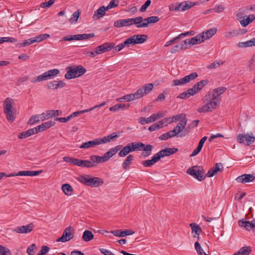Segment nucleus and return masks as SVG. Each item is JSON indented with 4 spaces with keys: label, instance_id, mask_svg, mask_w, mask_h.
I'll list each match as a JSON object with an SVG mask.
<instances>
[{
    "label": "nucleus",
    "instance_id": "obj_1",
    "mask_svg": "<svg viewBox=\"0 0 255 255\" xmlns=\"http://www.w3.org/2000/svg\"><path fill=\"white\" fill-rule=\"evenodd\" d=\"M153 88V85L151 83L147 84L138 89L134 94L126 95L122 98L127 102H130L135 99H139L144 95L148 94Z\"/></svg>",
    "mask_w": 255,
    "mask_h": 255
},
{
    "label": "nucleus",
    "instance_id": "obj_2",
    "mask_svg": "<svg viewBox=\"0 0 255 255\" xmlns=\"http://www.w3.org/2000/svg\"><path fill=\"white\" fill-rule=\"evenodd\" d=\"M13 101L11 98H6L3 103V112L6 116L7 120L12 123L15 119L16 111L12 106Z\"/></svg>",
    "mask_w": 255,
    "mask_h": 255
},
{
    "label": "nucleus",
    "instance_id": "obj_3",
    "mask_svg": "<svg viewBox=\"0 0 255 255\" xmlns=\"http://www.w3.org/2000/svg\"><path fill=\"white\" fill-rule=\"evenodd\" d=\"M67 70H68V71L65 75V78L67 79H71L80 77L86 72V69L82 66H78L75 68L68 67Z\"/></svg>",
    "mask_w": 255,
    "mask_h": 255
},
{
    "label": "nucleus",
    "instance_id": "obj_4",
    "mask_svg": "<svg viewBox=\"0 0 255 255\" xmlns=\"http://www.w3.org/2000/svg\"><path fill=\"white\" fill-rule=\"evenodd\" d=\"M77 179L81 183L91 187H98L103 183V180L97 177L78 176Z\"/></svg>",
    "mask_w": 255,
    "mask_h": 255
},
{
    "label": "nucleus",
    "instance_id": "obj_5",
    "mask_svg": "<svg viewBox=\"0 0 255 255\" xmlns=\"http://www.w3.org/2000/svg\"><path fill=\"white\" fill-rule=\"evenodd\" d=\"M237 20L243 27H246L255 20V15L251 14L249 15H245L243 12H238L236 14Z\"/></svg>",
    "mask_w": 255,
    "mask_h": 255
},
{
    "label": "nucleus",
    "instance_id": "obj_6",
    "mask_svg": "<svg viewBox=\"0 0 255 255\" xmlns=\"http://www.w3.org/2000/svg\"><path fill=\"white\" fill-rule=\"evenodd\" d=\"M219 104L220 101L219 100H216L212 97L209 102L198 109L197 111L200 113L211 112L216 109L219 105Z\"/></svg>",
    "mask_w": 255,
    "mask_h": 255
},
{
    "label": "nucleus",
    "instance_id": "obj_7",
    "mask_svg": "<svg viewBox=\"0 0 255 255\" xmlns=\"http://www.w3.org/2000/svg\"><path fill=\"white\" fill-rule=\"evenodd\" d=\"M141 19L140 18H131L128 19H121L116 21L114 25L115 27L120 28L124 26H128L134 23H138V20Z\"/></svg>",
    "mask_w": 255,
    "mask_h": 255
},
{
    "label": "nucleus",
    "instance_id": "obj_8",
    "mask_svg": "<svg viewBox=\"0 0 255 255\" xmlns=\"http://www.w3.org/2000/svg\"><path fill=\"white\" fill-rule=\"evenodd\" d=\"M198 77V74L196 72L192 73L190 74L181 78L180 79H176L173 81L172 85L173 86H176L182 85L189 83L191 80H193Z\"/></svg>",
    "mask_w": 255,
    "mask_h": 255
},
{
    "label": "nucleus",
    "instance_id": "obj_9",
    "mask_svg": "<svg viewBox=\"0 0 255 255\" xmlns=\"http://www.w3.org/2000/svg\"><path fill=\"white\" fill-rule=\"evenodd\" d=\"M72 228L71 226H69L66 228L62 235V236L56 240V241L58 242H61L62 243H64L67 241H70L73 238V234L72 233Z\"/></svg>",
    "mask_w": 255,
    "mask_h": 255
},
{
    "label": "nucleus",
    "instance_id": "obj_10",
    "mask_svg": "<svg viewBox=\"0 0 255 255\" xmlns=\"http://www.w3.org/2000/svg\"><path fill=\"white\" fill-rule=\"evenodd\" d=\"M55 125V121H50L43 123L41 125L33 128V134L37 133L39 132H42L47 128H49Z\"/></svg>",
    "mask_w": 255,
    "mask_h": 255
},
{
    "label": "nucleus",
    "instance_id": "obj_11",
    "mask_svg": "<svg viewBox=\"0 0 255 255\" xmlns=\"http://www.w3.org/2000/svg\"><path fill=\"white\" fill-rule=\"evenodd\" d=\"M65 85L66 83L63 81L54 80L47 82L45 87L49 90H56L63 88Z\"/></svg>",
    "mask_w": 255,
    "mask_h": 255
},
{
    "label": "nucleus",
    "instance_id": "obj_12",
    "mask_svg": "<svg viewBox=\"0 0 255 255\" xmlns=\"http://www.w3.org/2000/svg\"><path fill=\"white\" fill-rule=\"evenodd\" d=\"M115 46V43L112 42L105 43L96 48V53L97 55L104 53L106 51L111 50L113 49Z\"/></svg>",
    "mask_w": 255,
    "mask_h": 255
},
{
    "label": "nucleus",
    "instance_id": "obj_13",
    "mask_svg": "<svg viewBox=\"0 0 255 255\" xmlns=\"http://www.w3.org/2000/svg\"><path fill=\"white\" fill-rule=\"evenodd\" d=\"M177 151L178 148H166L156 153V155L158 158L159 160H160L161 157L170 156V155L173 154Z\"/></svg>",
    "mask_w": 255,
    "mask_h": 255
},
{
    "label": "nucleus",
    "instance_id": "obj_14",
    "mask_svg": "<svg viewBox=\"0 0 255 255\" xmlns=\"http://www.w3.org/2000/svg\"><path fill=\"white\" fill-rule=\"evenodd\" d=\"M186 173L190 175H203L205 174L203 167L197 165L189 168Z\"/></svg>",
    "mask_w": 255,
    "mask_h": 255
},
{
    "label": "nucleus",
    "instance_id": "obj_15",
    "mask_svg": "<svg viewBox=\"0 0 255 255\" xmlns=\"http://www.w3.org/2000/svg\"><path fill=\"white\" fill-rule=\"evenodd\" d=\"M187 122V119H183L179 122L178 125L173 130H171L174 136H177L183 130V129L185 128Z\"/></svg>",
    "mask_w": 255,
    "mask_h": 255
},
{
    "label": "nucleus",
    "instance_id": "obj_16",
    "mask_svg": "<svg viewBox=\"0 0 255 255\" xmlns=\"http://www.w3.org/2000/svg\"><path fill=\"white\" fill-rule=\"evenodd\" d=\"M196 4L195 2H191V1H184L178 4L177 6H176L174 10H181L182 11H185L191 8L192 6H194Z\"/></svg>",
    "mask_w": 255,
    "mask_h": 255
},
{
    "label": "nucleus",
    "instance_id": "obj_17",
    "mask_svg": "<svg viewBox=\"0 0 255 255\" xmlns=\"http://www.w3.org/2000/svg\"><path fill=\"white\" fill-rule=\"evenodd\" d=\"M132 44H141L147 39V35L144 34L133 35L130 37Z\"/></svg>",
    "mask_w": 255,
    "mask_h": 255
},
{
    "label": "nucleus",
    "instance_id": "obj_18",
    "mask_svg": "<svg viewBox=\"0 0 255 255\" xmlns=\"http://www.w3.org/2000/svg\"><path fill=\"white\" fill-rule=\"evenodd\" d=\"M241 227H243L248 231L252 230L255 231V219H254L251 222L240 221L239 222Z\"/></svg>",
    "mask_w": 255,
    "mask_h": 255
},
{
    "label": "nucleus",
    "instance_id": "obj_19",
    "mask_svg": "<svg viewBox=\"0 0 255 255\" xmlns=\"http://www.w3.org/2000/svg\"><path fill=\"white\" fill-rule=\"evenodd\" d=\"M110 233L118 237H124L126 236L131 235L134 233V232L131 230H127L124 231L119 230H116L111 231Z\"/></svg>",
    "mask_w": 255,
    "mask_h": 255
},
{
    "label": "nucleus",
    "instance_id": "obj_20",
    "mask_svg": "<svg viewBox=\"0 0 255 255\" xmlns=\"http://www.w3.org/2000/svg\"><path fill=\"white\" fill-rule=\"evenodd\" d=\"M224 166L221 163H217L215 166L211 168L205 175H214L217 174L218 172L223 170Z\"/></svg>",
    "mask_w": 255,
    "mask_h": 255
},
{
    "label": "nucleus",
    "instance_id": "obj_21",
    "mask_svg": "<svg viewBox=\"0 0 255 255\" xmlns=\"http://www.w3.org/2000/svg\"><path fill=\"white\" fill-rule=\"evenodd\" d=\"M101 142L100 138L95 139L93 140L89 141L88 142H84L80 146V148H88L90 147H95L96 145L101 144Z\"/></svg>",
    "mask_w": 255,
    "mask_h": 255
},
{
    "label": "nucleus",
    "instance_id": "obj_22",
    "mask_svg": "<svg viewBox=\"0 0 255 255\" xmlns=\"http://www.w3.org/2000/svg\"><path fill=\"white\" fill-rule=\"evenodd\" d=\"M120 136L117 132H113L108 136L100 138L101 144L109 142L111 141L115 140Z\"/></svg>",
    "mask_w": 255,
    "mask_h": 255
},
{
    "label": "nucleus",
    "instance_id": "obj_23",
    "mask_svg": "<svg viewBox=\"0 0 255 255\" xmlns=\"http://www.w3.org/2000/svg\"><path fill=\"white\" fill-rule=\"evenodd\" d=\"M32 231V226L31 224H29L28 225L25 226H22L20 227H17L15 229H14V231L20 234H26L29 233Z\"/></svg>",
    "mask_w": 255,
    "mask_h": 255
},
{
    "label": "nucleus",
    "instance_id": "obj_24",
    "mask_svg": "<svg viewBox=\"0 0 255 255\" xmlns=\"http://www.w3.org/2000/svg\"><path fill=\"white\" fill-rule=\"evenodd\" d=\"M108 10L105 6L100 7L93 15V18L94 20H98L102 17L106 13V11Z\"/></svg>",
    "mask_w": 255,
    "mask_h": 255
},
{
    "label": "nucleus",
    "instance_id": "obj_25",
    "mask_svg": "<svg viewBox=\"0 0 255 255\" xmlns=\"http://www.w3.org/2000/svg\"><path fill=\"white\" fill-rule=\"evenodd\" d=\"M204 41V33H200L189 39V43L190 45H194L200 44Z\"/></svg>",
    "mask_w": 255,
    "mask_h": 255
},
{
    "label": "nucleus",
    "instance_id": "obj_26",
    "mask_svg": "<svg viewBox=\"0 0 255 255\" xmlns=\"http://www.w3.org/2000/svg\"><path fill=\"white\" fill-rule=\"evenodd\" d=\"M208 82L207 80H202L195 84L191 89H193L194 94L195 95L199 92L208 83Z\"/></svg>",
    "mask_w": 255,
    "mask_h": 255
},
{
    "label": "nucleus",
    "instance_id": "obj_27",
    "mask_svg": "<svg viewBox=\"0 0 255 255\" xmlns=\"http://www.w3.org/2000/svg\"><path fill=\"white\" fill-rule=\"evenodd\" d=\"M76 165L82 167H92L95 166V164L91 161L77 159Z\"/></svg>",
    "mask_w": 255,
    "mask_h": 255
},
{
    "label": "nucleus",
    "instance_id": "obj_28",
    "mask_svg": "<svg viewBox=\"0 0 255 255\" xmlns=\"http://www.w3.org/2000/svg\"><path fill=\"white\" fill-rule=\"evenodd\" d=\"M132 149L130 143L124 146L123 148L119 152V155L120 157H125L128 153L132 152Z\"/></svg>",
    "mask_w": 255,
    "mask_h": 255
},
{
    "label": "nucleus",
    "instance_id": "obj_29",
    "mask_svg": "<svg viewBox=\"0 0 255 255\" xmlns=\"http://www.w3.org/2000/svg\"><path fill=\"white\" fill-rule=\"evenodd\" d=\"M226 90V88L224 87L216 88L213 91L212 97L216 100H218V97L223 94Z\"/></svg>",
    "mask_w": 255,
    "mask_h": 255
},
{
    "label": "nucleus",
    "instance_id": "obj_30",
    "mask_svg": "<svg viewBox=\"0 0 255 255\" xmlns=\"http://www.w3.org/2000/svg\"><path fill=\"white\" fill-rule=\"evenodd\" d=\"M129 107V104L126 105L124 104H118L113 107H111L110 108V110L112 112H118L120 110L127 109Z\"/></svg>",
    "mask_w": 255,
    "mask_h": 255
},
{
    "label": "nucleus",
    "instance_id": "obj_31",
    "mask_svg": "<svg viewBox=\"0 0 255 255\" xmlns=\"http://www.w3.org/2000/svg\"><path fill=\"white\" fill-rule=\"evenodd\" d=\"M61 189L64 193L67 196H71L73 194V189L69 184H63Z\"/></svg>",
    "mask_w": 255,
    "mask_h": 255
},
{
    "label": "nucleus",
    "instance_id": "obj_32",
    "mask_svg": "<svg viewBox=\"0 0 255 255\" xmlns=\"http://www.w3.org/2000/svg\"><path fill=\"white\" fill-rule=\"evenodd\" d=\"M136 18H140L141 19L138 20V23H134V24L136 25V27L137 28H141V27H146L148 26L149 22L148 17L145 19H143L142 17L138 16Z\"/></svg>",
    "mask_w": 255,
    "mask_h": 255
},
{
    "label": "nucleus",
    "instance_id": "obj_33",
    "mask_svg": "<svg viewBox=\"0 0 255 255\" xmlns=\"http://www.w3.org/2000/svg\"><path fill=\"white\" fill-rule=\"evenodd\" d=\"M158 158L156 156V154L154 155L151 159L146 160L142 162V164L145 167H149L153 165L155 163L159 161Z\"/></svg>",
    "mask_w": 255,
    "mask_h": 255
},
{
    "label": "nucleus",
    "instance_id": "obj_34",
    "mask_svg": "<svg viewBox=\"0 0 255 255\" xmlns=\"http://www.w3.org/2000/svg\"><path fill=\"white\" fill-rule=\"evenodd\" d=\"M217 32L216 28H212L201 33H204V41L212 37Z\"/></svg>",
    "mask_w": 255,
    "mask_h": 255
},
{
    "label": "nucleus",
    "instance_id": "obj_35",
    "mask_svg": "<svg viewBox=\"0 0 255 255\" xmlns=\"http://www.w3.org/2000/svg\"><path fill=\"white\" fill-rule=\"evenodd\" d=\"M194 95L195 94H194L193 89L189 88L187 90V91L180 94L177 97V98L186 99Z\"/></svg>",
    "mask_w": 255,
    "mask_h": 255
},
{
    "label": "nucleus",
    "instance_id": "obj_36",
    "mask_svg": "<svg viewBox=\"0 0 255 255\" xmlns=\"http://www.w3.org/2000/svg\"><path fill=\"white\" fill-rule=\"evenodd\" d=\"M90 160L91 162L94 164V163H99L107 161L106 157H105L104 155L102 156L98 155H92L90 157Z\"/></svg>",
    "mask_w": 255,
    "mask_h": 255
},
{
    "label": "nucleus",
    "instance_id": "obj_37",
    "mask_svg": "<svg viewBox=\"0 0 255 255\" xmlns=\"http://www.w3.org/2000/svg\"><path fill=\"white\" fill-rule=\"evenodd\" d=\"M153 149V146L151 144H147L146 146L144 145V147L142 148L143 152L142 155L144 157H147L149 156L152 152V150Z\"/></svg>",
    "mask_w": 255,
    "mask_h": 255
},
{
    "label": "nucleus",
    "instance_id": "obj_38",
    "mask_svg": "<svg viewBox=\"0 0 255 255\" xmlns=\"http://www.w3.org/2000/svg\"><path fill=\"white\" fill-rule=\"evenodd\" d=\"M59 72H60V71L58 69H53L50 70L48 71H46V72H44V73L46 75V77L47 80H48V79H52L53 77H54L55 76H56V75H57L59 73Z\"/></svg>",
    "mask_w": 255,
    "mask_h": 255
},
{
    "label": "nucleus",
    "instance_id": "obj_39",
    "mask_svg": "<svg viewBox=\"0 0 255 255\" xmlns=\"http://www.w3.org/2000/svg\"><path fill=\"white\" fill-rule=\"evenodd\" d=\"M94 238V235L89 230H85L82 236V239L85 242H88L91 241Z\"/></svg>",
    "mask_w": 255,
    "mask_h": 255
},
{
    "label": "nucleus",
    "instance_id": "obj_40",
    "mask_svg": "<svg viewBox=\"0 0 255 255\" xmlns=\"http://www.w3.org/2000/svg\"><path fill=\"white\" fill-rule=\"evenodd\" d=\"M133 151L141 150L144 146V144L140 142H132L130 143Z\"/></svg>",
    "mask_w": 255,
    "mask_h": 255
},
{
    "label": "nucleus",
    "instance_id": "obj_41",
    "mask_svg": "<svg viewBox=\"0 0 255 255\" xmlns=\"http://www.w3.org/2000/svg\"><path fill=\"white\" fill-rule=\"evenodd\" d=\"M251 249L250 247H244L240 249L238 253L234 255H249L251 252Z\"/></svg>",
    "mask_w": 255,
    "mask_h": 255
},
{
    "label": "nucleus",
    "instance_id": "obj_42",
    "mask_svg": "<svg viewBox=\"0 0 255 255\" xmlns=\"http://www.w3.org/2000/svg\"><path fill=\"white\" fill-rule=\"evenodd\" d=\"M50 37V35L48 34H41L38 36L33 37V43L40 42L42 40L46 39Z\"/></svg>",
    "mask_w": 255,
    "mask_h": 255
},
{
    "label": "nucleus",
    "instance_id": "obj_43",
    "mask_svg": "<svg viewBox=\"0 0 255 255\" xmlns=\"http://www.w3.org/2000/svg\"><path fill=\"white\" fill-rule=\"evenodd\" d=\"M245 144L249 145L255 142V137L252 133L251 134H245Z\"/></svg>",
    "mask_w": 255,
    "mask_h": 255
},
{
    "label": "nucleus",
    "instance_id": "obj_44",
    "mask_svg": "<svg viewBox=\"0 0 255 255\" xmlns=\"http://www.w3.org/2000/svg\"><path fill=\"white\" fill-rule=\"evenodd\" d=\"M154 118L152 115L147 118L141 117L139 119V122L142 125L145 124H149L155 121Z\"/></svg>",
    "mask_w": 255,
    "mask_h": 255
},
{
    "label": "nucleus",
    "instance_id": "obj_45",
    "mask_svg": "<svg viewBox=\"0 0 255 255\" xmlns=\"http://www.w3.org/2000/svg\"><path fill=\"white\" fill-rule=\"evenodd\" d=\"M80 13L81 11L79 9L73 13L71 17L69 19V22L71 24L76 23L77 22Z\"/></svg>",
    "mask_w": 255,
    "mask_h": 255
},
{
    "label": "nucleus",
    "instance_id": "obj_46",
    "mask_svg": "<svg viewBox=\"0 0 255 255\" xmlns=\"http://www.w3.org/2000/svg\"><path fill=\"white\" fill-rule=\"evenodd\" d=\"M95 36L94 33H85L82 34H76L77 40H82L85 39H88L90 38L93 37Z\"/></svg>",
    "mask_w": 255,
    "mask_h": 255
},
{
    "label": "nucleus",
    "instance_id": "obj_47",
    "mask_svg": "<svg viewBox=\"0 0 255 255\" xmlns=\"http://www.w3.org/2000/svg\"><path fill=\"white\" fill-rule=\"evenodd\" d=\"M187 48V46H184V44L183 43H180L179 44H177L174 47H173L171 49V53H176L179 51L182 50L183 49H186Z\"/></svg>",
    "mask_w": 255,
    "mask_h": 255
},
{
    "label": "nucleus",
    "instance_id": "obj_48",
    "mask_svg": "<svg viewBox=\"0 0 255 255\" xmlns=\"http://www.w3.org/2000/svg\"><path fill=\"white\" fill-rule=\"evenodd\" d=\"M190 226L191 228L192 233H195L198 235H199L202 231L200 227L196 223H191Z\"/></svg>",
    "mask_w": 255,
    "mask_h": 255
},
{
    "label": "nucleus",
    "instance_id": "obj_49",
    "mask_svg": "<svg viewBox=\"0 0 255 255\" xmlns=\"http://www.w3.org/2000/svg\"><path fill=\"white\" fill-rule=\"evenodd\" d=\"M224 63V61L222 60L215 61L214 62L209 64L207 66V68L209 69H213L218 67L220 65H223Z\"/></svg>",
    "mask_w": 255,
    "mask_h": 255
},
{
    "label": "nucleus",
    "instance_id": "obj_50",
    "mask_svg": "<svg viewBox=\"0 0 255 255\" xmlns=\"http://www.w3.org/2000/svg\"><path fill=\"white\" fill-rule=\"evenodd\" d=\"M32 135V129H29L27 130L24 131L20 133L18 135V138L19 139H23L29 137Z\"/></svg>",
    "mask_w": 255,
    "mask_h": 255
},
{
    "label": "nucleus",
    "instance_id": "obj_51",
    "mask_svg": "<svg viewBox=\"0 0 255 255\" xmlns=\"http://www.w3.org/2000/svg\"><path fill=\"white\" fill-rule=\"evenodd\" d=\"M240 34V32L238 30L234 29L231 31H228L225 33V37L227 38H231L235 36H237Z\"/></svg>",
    "mask_w": 255,
    "mask_h": 255
},
{
    "label": "nucleus",
    "instance_id": "obj_52",
    "mask_svg": "<svg viewBox=\"0 0 255 255\" xmlns=\"http://www.w3.org/2000/svg\"><path fill=\"white\" fill-rule=\"evenodd\" d=\"M174 137L171 130L161 134L159 139L161 140H167L170 138Z\"/></svg>",
    "mask_w": 255,
    "mask_h": 255
},
{
    "label": "nucleus",
    "instance_id": "obj_53",
    "mask_svg": "<svg viewBox=\"0 0 255 255\" xmlns=\"http://www.w3.org/2000/svg\"><path fill=\"white\" fill-rule=\"evenodd\" d=\"M133 159V156L132 155H128L125 161L123 163V167L124 169H126L128 166L131 161Z\"/></svg>",
    "mask_w": 255,
    "mask_h": 255
},
{
    "label": "nucleus",
    "instance_id": "obj_54",
    "mask_svg": "<svg viewBox=\"0 0 255 255\" xmlns=\"http://www.w3.org/2000/svg\"><path fill=\"white\" fill-rule=\"evenodd\" d=\"M62 113L60 110H48V115L49 116V118L60 116Z\"/></svg>",
    "mask_w": 255,
    "mask_h": 255
},
{
    "label": "nucleus",
    "instance_id": "obj_55",
    "mask_svg": "<svg viewBox=\"0 0 255 255\" xmlns=\"http://www.w3.org/2000/svg\"><path fill=\"white\" fill-rule=\"evenodd\" d=\"M0 255H11V253L6 247L0 245Z\"/></svg>",
    "mask_w": 255,
    "mask_h": 255
},
{
    "label": "nucleus",
    "instance_id": "obj_56",
    "mask_svg": "<svg viewBox=\"0 0 255 255\" xmlns=\"http://www.w3.org/2000/svg\"><path fill=\"white\" fill-rule=\"evenodd\" d=\"M162 127V124L161 123H160L159 121L157 123H155L150 127H149L148 129L150 131H153L158 130V129L161 128Z\"/></svg>",
    "mask_w": 255,
    "mask_h": 255
},
{
    "label": "nucleus",
    "instance_id": "obj_57",
    "mask_svg": "<svg viewBox=\"0 0 255 255\" xmlns=\"http://www.w3.org/2000/svg\"><path fill=\"white\" fill-rule=\"evenodd\" d=\"M225 9V7L223 4H219L216 5L214 8L209 9V11L214 10L217 13H221L223 12Z\"/></svg>",
    "mask_w": 255,
    "mask_h": 255
},
{
    "label": "nucleus",
    "instance_id": "obj_58",
    "mask_svg": "<svg viewBox=\"0 0 255 255\" xmlns=\"http://www.w3.org/2000/svg\"><path fill=\"white\" fill-rule=\"evenodd\" d=\"M77 159L70 157L69 156H65L63 158V160L67 163H69L73 165L76 164Z\"/></svg>",
    "mask_w": 255,
    "mask_h": 255
},
{
    "label": "nucleus",
    "instance_id": "obj_59",
    "mask_svg": "<svg viewBox=\"0 0 255 255\" xmlns=\"http://www.w3.org/2000/svg\"><path fill=\"white\" fill-rule=\"evenodd\" d=\"M119 2L118 0H112L108 5L106 6V9L109 10L111 8L116 7L118 5Z\"/></svg>",
    "mask_w": 255,
    "mask_h": 255
},
{
    "label": "nucleus",
    "instance_id": "obj_60",
    "mask_svg": "<svg viewBox=\"0 0 255 255\" xmlns=\"http://www.w3.org/2000/svg\"><path fill=\"white\" fill-rule=\"evenodd\" d=\"M183 119H187L186 117V115L184 114H178L176 116H173L171 119L174 120V122H176L178 121L182 120Z\"/></svg>",
    "mask_w": 255,
    "mask_h": 255
},
{
    "label": "nucleus",
    "instance_id": "obj_61",
    "mask_svg": "<svg viewBox=\"0 0 255 255\" xmlns=\"http://www.w3.org/2000/svg\"><path fill=\"white\" fill-rule=\"evenodd\" d=\"M0 44L4 42H16V40L15 38H12V37H0Z\"/></svg>",
    "mask_w": 255,
    "mask_h": 255
},
{
    "label": "nucleus",
    "instance_id": "obj_62",
    "mask_svg": "<svg viewBox=\"0 0 255 255\" xmlns=\"http://www.w3.org/2000/svg\"><path fill=\"white\" fill-rule=\"evenodd\" d=\"M237 47L240 48L251 47L250 40L245 42H240L237 44Z\"/></svg>",
    "mask_w": 255,
    "mask_h": 255
},
{
    "label": "nucleus",
    "instance_id": "obj_63",
    "mask_svg": "<svg viewBox=\"0 0 255 255\" xmlns=\"http://www.w3.org/2000/svg\"><path fill=\"white\" fill-rule=\"evenodd\" d=\"M195 248L199 255H203L204 253L203 250L198 242L195 243Z\"/></svg>",
    "mask_w": 255,
    "mask_h": 255
},
{
    "label": "nucleus",
    "instance_id": "obj_64",
    "mask_svg": "<svg viewBox=\"0 0 255 255\" xmlns=\"http://www.w3.org/2000/svg\"><path fill=\"white\" fill-rule=\"evenodd\" d=\"M55 1V0H49L47 2H43L40 4V7L42 8L49 7L54 3Z\"/></svg>",
    "mask_w": 255,
    "mask_h": 255
}]
</instances>
